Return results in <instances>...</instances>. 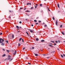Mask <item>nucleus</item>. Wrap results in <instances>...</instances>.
I'll return each mask as SVG.
<instances>
[{"instance_id":"obj_1","label":"nucleus","mask_w":65,"mask_h":65,"mask_svg":"<svg viewBox=\"0 0 65 65\" xmlns=\"http://www.w3.org/2000/svg\"><path fill=\"white\" fill-rule=\"evenodd\" d=\"M8 58H6L5 60V61H7V60H9V62H11L12 61V60H13V58L11 59V56L10 55H9L8 56Z\"/></svg>"},{"instance_id":"obj_2","label":"nucleus","mask_w":65,"mask_h":65,"mask_svg":"<svg viewBox=\"0 0 65 65\" xmlns=\"http://www.w3.org/2000/svg\"><path fill=\"white\" fill-rule=\"evenodd\" d=\"M4 39H1V38H0V43H3L4 41Z\"/></svg>"},{"instance_id":"obj_3","label":"nucleus","mask_w":65,"mask_h":65,"mask_svg":"<svg viewBox=\"0 0 65 65\" xmlns=\"http://www.w3.org/2000/svg\"><path fill=\"white\" fill-rule=\"evenodd\" d=\"M51 41V42H53V43H54V45H56V43H55V42H54V41Z\"/></svg>"},{"instance_id":"obj_4","label":"nucleus","mask_w":65,"mask_h":65,"mask_svg":"<svg viewBox=\"0 0 65 65\" xmlns=\"http://www.w3.org/2000/svg\"><path fill=\"white\" fill-rule=\"evenodd\" d=\"M17 54V51H16V50H15V52L14 53H13V55H15V54Z\"/></svg>"},{"instance_id":"obj_5","label":"nucleus","mask_w":65,"mask_h":65,"mask_svg":"<svg viewBox=\"0 0 65 65\" xmlns=\"http://www.w3.org/2000/svg\"><path fill=\"white\" fill-rule=\"evenodd\" d=\"M56 26H58V22L57 21H56Z\"/></svg>"},{"instance_id":"obj_6","label":"nucleus","mask_w":65,"mask_h":65,"mask_svg":"<svg viewBox=\"0 0 65 65\" xmlns=\"http://www.w3.org/2000/svg\"><path fill=\"white\" fill-rule=\"evenodd\" d=\"M6 56V54H5L2 56V57H5V56Z\"/></svg>"},{"instance_id":"obj_7","label":"nucleus","mask_w":65,"mask_h":65,"mask_svg":"<svg viewBox=\"0 0 65 65\" xmlns=\"http://www.w3.org/2000/svg\"><path fill=\"white\" fill-rule=\"evenodd\" d=\"M30 32H31V33H33V31H32L31 29H30Z\"/></svg>"},{"instance_id":"obj_8","label":"nucleus","mask_w":65,"mask_h":65,"mask_svg":"<svg viewBox=\"0 0 65 65\" xmlns=\"http://www.w3.org/2000/svg\"><path fill=\"white\" fill-rule=\"evenodd\" d=\"M1 45L2 46H4V43H2L1 44Z\"/></svg>"},{"instance_id":"obj_9","label":"nucleus","mask_w":65,"mask_h":65,"mask_svg":"<svg viewBox=\"0 0 65 65\" xmlns=\"http://www.w3.org/2000/svg\"><path fill=\"white\" fill-rule=\"evenodd\" d=\"M26 12H30V11L29 10H26Z\"/></svg>"},{"instance_id":"obj_10","label":"nucleus","mask_w":65,"mask_h":65,"mask_svg":"<svg viewBox=\"0 0 65 65\" xmlns=\"http://www.w3.org/2000/svg\"><path fill=\"white\" fill-rule=\"evenodd\" d=\"M36 40L37 41H38L39 40V39L38 38H36Z\"/></svg>"},{"instance_id":"obj_11","label":"nucleus","mask_w":65,"mask_h":65,"mask_svg":"<svg viewBox=\"0 0 65 65\" xmlns=\"http://www.w3.org/2000/svg\"><path fill=\"white\" fill-rule=\"evenodd\" d=\"M57 6L58 7L60 8L59 7V4H57Z\"/></svg>"},{"instance_id":"obj_12","label":"nucleus","mask_w":65,"mask_h":65,"mask_svg":"<svg viewBox=\"0 0 65 65\" xmlns=\"http://www.w3.org/2000/svg\"><path fill=\"white\" fill-rule=\"evenodd\" d=\"M41 42H44V40H41Z\"/></svg>"},{"instance_id":"obj_13","label":"nucleus","mask_w":65,"mask_h":65,"mask_svg":"<svg viewBox=\"0 0 65 65\" xmlns=\"http://www.w3.org/2000/svg\"><path fill=\"white\" fill-rule=\"evenodd\" d=\"M48 45L50 46H51V47H52V46H53L50 45Z\"/></svg>"},{"instance_id":"obj_14","label":"nucleus","mask_w":65,"mask_h":65,"mask_svg":"<svg viewBox=\"0 0 65 65\" xmlns=\"http://www.w3.org/2000/svg\"><path fill=\"white\" fill-rule=\"evenodd\" d=\"M62 34H63V35H64V34H64V32H61Z\"/></svg>"},{"instance_id":"obj_15","label":"nucleus","mask_w":65,"mask_h":65,"mask_svg":"<svg viewBox=\"0 0 65 65\" xmlns=\"http://www.w3.org/2000/svg\"><path fill=\"white\" fill-rule=\"evenodd\" d=\"M35 56H38V54H35Z\"/></svg>"},{"instance_id":"obj_16","label":"nucleus","mask_w":65,"mask_h":65,"mask_svg":"<svg viewBox=\"0 0 65 65\" xmlns=\"http://www.w3.org/2000/svg\"><path fill=\"white\" fill-rule=\"evenodd\" d=\"M12 38H14V35H12Z\"/></svg>"},{"instance_id":"obj_17","label":"nucleus","mask_w":65,"mask_h":65,"mask_svg":"<svg viewBox=\"0 0 65 65\" xmlns=\"http://www.w3.org/2000/svg\"><path fill=\"white\" fill-rule=\"evenodd\" d=\"M21 46V44H20V43H19L18 46Z\"/></svg>"},{"instance_id":"obj_18","label":"nucleus","mask_w":65,"mask_h":65,"mask_svg":"<svg viewBox=\"0 0 65 65\" xmlns=\"http://www.w3.org/2000/svg\"><path fill=\"white\" fill-rule=\"evenodd\" d=\"M40 6L42 7V4H40Z\"/></svg>"},{"instance_id":"obj_19","label":"nucleus","mask_w":65,"mask_h":65,"mask_svg":"<svg viewBox=\"0 0 65 65\" xmlns=\"http://www.w3.org/2000/svg\"><path fill=\"white\" fill-rule=\"evenodd\" d=\"M7 51L8 52V53H9V51L7 50Z\"/></svg>"},{"instance_id":"obj_20","label":"nucleus","mask_w":65,"mask_h":65,"mask_svg":"<svg viewBox=\"0 0 65 65\" xmlns=\"http://www.w3.org/2000/svg\"><path fill=\"white\" fill-rule=\"evenodd\" d=\"M22 39V38H21L20 39H19V41H21V40Z\"/></svg>"},{"instance_id":"obj_21","label":"nucleus","mask_w":65,"mask_h":65,"mask_svg":"<svg viewBox=\"0 0 65 65\" xmlns=\"http://www.w3.org/2000/svg\"><path fill=\"white\" fill-rule=\"evenodd\" d=\"M61 57H62V58H63V55H62V54L61 55Z\"/></svg>"},{"instance_id":"obj_22","label":"nucleus","mask_w":65,"mask_h":65,"mask_svg":"<svg viewBox=\"0 0 65 65\" xmlns=\"http://www.w3.org/2000/svg\"><path fill=\"white\" fill-rule=\"evenodd\" d=\"M34 21L35 22H37V21L36 20H34Z\"/></svg>"},{"instance_id":"obj_23","label":"nucleus","mask_w":65,"mask_h":65,"mask_svg":"<svg viewBox=\"0 0 65 65\" xmlns=\"http://www.w3.org/2000/svg\"><path fill=\"white\" fill-rule=\"evenodd\" d=\"M26 33L27 34V35H28V36H29V34L27 32H26Z\"/></svg>"},{"instance_id":"obj_24","label":"nucleus","mask_w":65,"mask_h":65,"mask_svg":"<svg viewBox=\"0 0 65 65\" xmlns=\"http://www.w3.org/2000/svg\"><path fill=\"white\" fill-rule=\"evenodd\" d=\"M16 28H19V27L18 26H16Z\"/></svg>"},{"instance_id":"obj_25","label":"nucleus","mask_w":65,"mask_h":65,"mask_svg":"<svg viewBox=\"0 0 65 65\" xmlns=\"http://www.w3.org/2000/svg\"><path fill=\"white\" fill-rule=\"evenodd\" d=\"M53 20H55V18H54V17H53Z\"/></svg>"},{"instance_id":"obj_26","label":"nucleus","mask_w":65,"mask_h":65,"mask_svg":"<svg viewBox=\"0 0 65 65\" xmlns=\"http://www.w3.org/2000/svg\"><path fill=\"white\" fill-rule=\"evenodd\" d=\"M62 25H61L60 26V28H62Z\"/></svg>"},{"instance_id":"obj_27","label":"nucleus","mask_w":65,"mask_h":65,"mask_svg":"<svg viewBox=\"0 0 65 65\" xmlns=\"http://www.w3.org/2000/svg\"><path fill=\"white\" fill-rule=\"evenodd\" d=\"M38 22H39V23H40L41 22V21H38Z\"/></svg>"},{"instance_id":"obj_28","label":"nucleus","mask_w":65,"mask_h":65,"mask_svg":"<svg viewBox=\"0 0 65 65\" xmlns=\"http://www.w3.org/2000/svg\"><path fill=\"white\" fill-rule=\"evenodd\" d=\"M2 35V33L1 32V33H0V35Z\"/></svg>"},{"instance_id":"obj_29","label":"nucleus","mask_w":65,"mask_h":65,"mask_svg":"<svg viewBox=\"0 0 65 65\" xmlns=\"http://www.w3.org/2000/svg\"><path fill=\"white\" fill-rule=\"evenodd\" d=\"M26 59H27V60H28V57H26Z\"/></svg>"},{"instance_id":"obj_30","label":"nucleus","mask_w":65,"mask_h":65,"mask_svg":"<svg viewBox=\"0 0 65 65\" xmlns=\"http://www.w3.org/2000/svg\"><path fill=\"white\" fill-rule=\"evenodd\" d=\"M6 42H7L6 43H8V41H7L6 40Z\"/></svg>"},{"instance_id":"obj_31","label":"nucleus","mask_w":65,"mask_h":65,"mask_svg":"<svg viewBox=\"0 0 65 65\" xmlns=\"http://www.w3.org/2000/svg\"><path fill=\"white\" fill-rule=\"evenodd\" d=\"M19 23H20V24H21V23H22V22H21V21H20V22H19Z\"/></svg>"},{"instance_id":"obj_32","label":"nucleus","mask_w":65,"mask_h":65,"mask_svg":"<svg viewBox=\"0 0 65 65\" xmlns=\"http://www.w3.org/2000/svg\"><path fill=\"white\" fill-rule=\"evenodd\" d=\"M56 43H58V41H56Z\"/></svg>"},{"instance_id":"obj_33","label":"nucleus","mask_w":65,"mask_h":65,"mask_svg":"<svg viewBox=\"0 0 65 65\" xmlns=\"http://www.w3.org/2000/svg\"><path fill=\"white\" fill-rule=\"evenodd\" d=\"M31 9H33V8H33V7H32L31 8Z\"/></svg>"},{"instance_id":"obj_34","label":"nucleus","mask_w":65,"mask_h":65,"mask_svg":"<svg viewBox=\"0 0 65 65\" xmlns=\"http://www.w3.org/2000/svg\"><path fill=\"white\" fill-rule=\"evenodd\" d=\"M48 11H50V9H48V7H47Z\"/></svg>"},{"instance_id":"obj_35","label":"nucleus","mask_w":65,"mask_h":65,"mask_svg":"<svg viewBox=\"0 0 65 65\" xmlns=\"http://www.w3.org/2000/svg\"><path fill=\"white\" fill-rule=\"evenodd\" d=\"M63 56H64V57H65V54H63Z\"/></svg>"},{"instance_id":"obj_36","label":"nucleus","mask_w":65,"mask_h":65,"mask_svg":"<svg viewBox=\"0 0 65 65\" xmlns=\"http://www.w3.org/2000/svg\"><path fill=\"white\" fill-rule=\"evenodd\" d=\"M25 49V48L24 47L23 48V50H24Z\"/></svg>"},{"instance_id":"obj_37","label":"nucleus","mask_w":65,"mask_h":65,"mask_svg":"<svg viewBox=\"0 0 65 65\" xmlns=\"http://www.w3.org/2000/svg\"><path fill=\"white\" fill-rule=\"evenodd\" d=\"M44 26L45 27H46V25H45Z\"/></svg>"},{"instance_id":"obj_38","label":"nucleus","mask_w":65,"mask_h":65,"mask_svg":"<svg viewBox=\"0 0 65 65\" xmlns=\"http://www.w3.org/2000/svg\"><path fill=\"white\" fill-rule=\"evenodd\" d=\"M32 49H34V47H32Z\"/></svg>"},{"instance_id":"obj_39","label":"nucleus","mask_w":65,"mask_h":65,"mask_svg":"<svg viewBox=\"0 0 65 65\" xmlns=\"http://www.w3.org/2000/svg\"><path fill=\"white\" fill-rule=\"evenodd\" d=\"M9 11L10 12H11V11L10 10H9Z\"/></svg>"},{"instance_id":"obj_40","label":"nucleus","mask_w":65,"mask_h":65,"mask_svg":"<svg viewBox=\"0 0 65 65\" xmlns=\"http://www.w3.org/2000/svg\"><path fill=\"white\" fill-rule=\"evenodd\" d=\"M3 50L4 51H5V49H3Z\"/></svg>"},{"instance_id":"obj_41","label":"nucleus","mask_w":65,"mask_h":65,"mask_svg":"<svg viewBox=\"0 0 65 65\" xmlns=\"http://www.w3.org/2000/svg\"><path fill=\"white\" fill-rule=\"evenodd\" d=\"M39 18V17H38L37 18H36V19H38Z\"/></svg>"},{"instance_id":"obj_42","label":"nucleus","mask_w":65,"mask_h":65,"mask_svg":"<svg viewBox=\"0 0 65 65\" xmlns=\"http://www.w3.org/2000/svg\"><path fill=\"white\" fill-rule=\"evenodd\" d=\"M58 41L59 42V43H60V41L59 40Z\"/></svg>"},{"instance_id":"obj_43","label":"nucleus","mask_w":65,"mask_h":65,"mask_svg":"<svg viewBox=\"0 0 65 65\" xmlns=\"http://www.w3.org/2000/svg\"><path fill=\"white\" fill-rule=\"evenodd\" d=\"M28 64H29V65H30L31 64V63H29V62H28Z\"/></svg>"},{"instance_id":"obj_44","label":"nucleus","mask_w":65,"mask_h":65,"mask_svg":"<svg viewBox=\"0 0 65 65\" xmlns=\"http://www.w3.org/2000/svg\"><path fill=\"white\" fill-rule=\"evenodd\" d=\"M22 41L23 42H24V40H23V39H22Z\"/></svg>"},{"instance_id":"obj_45","label":"nucleus","mask_w":65,"mask_h":65,"mask_svg":"<svg viewBox=\"0 0 65 65\" xmlns=\"http://www.w3.org/2000/svg\"><path fill=\"white\" fill-rule=\"evenodd\" d=\"M37 6H35V8H37Z\"/></svg>"},{"instance_id":"obj_46","label":"nucleus","mask_w":65,"mask_h":65,"mask_svg":"<svg viewBox=\"0 0 65 65\" xmlns=\"http://www.w3.org/2000/svg\"><path fill=\"white\" fill-rule=\"evenodd\" d=\"M29 5H31V3H29Z\"/></svg>"},{"instance_id":"obj_47","label":"nucleus","mask_w":65,"mask_h":65,"mask_svg":"<svg viewBox=\"0 0 65 65\" xmlns=\"http://www.w3.org/2000/svg\"><path fill=\"white\" fill-rule=\"evenodd\" d=\"M37 24H38V23H36V25H37Z\"/></svg>"},{"instance_id":"obj_48","label":"nucleus","mask_w":65,"mask_h":65,"mask_svg":"<svg viewBox=\"0 0 65 65\" xmlns=\"http://www.w3.org/2000/svg\"><path fill=\"white\" fill-rule=\"evenodd\" d=\"M25 9H26V8H25L24 9V10H25Z\"/></svg>"},{"instance_id":"obj_49","label":"nucleus","mask_w":65,"mask_h":65,"mask_svg":"<svg viewBox=\"0 0 65 65\" xmlns=\"http://www.w3.org/2000/svg\"><path fill=\"white\" fill-rule=\"evenodd\" d=\"M31 26L32 27H33V24L31 25Z\"/></svg>"},{"instance_id":"obj_50","label":"nucleus","mask_w":65,"mask_h":65,"mask_svg":"<svg viewBox=\"0 0 65 65\" xmlns=\"http://www.w3.org/2000/svg\"><path fill=\"white\" fill-rule=\"evenodd\" d=\"M29 3H28L27 4V5H29Z\"/></svg>"},{"instance_id":"obj_51","label":"nucleus","mask_w":65,"mask_h":65,"mask_svg":"<svg viewBox=\"0 0 65 65\" xmlns=\"http://www.w3.org/2000/svg\"><path fill=\"white\" fill-rule=\"evenodd\" d=\"M57 50H58V51H60V50H59V48H58Z\"/></svg>"},{"instance_id":"obj_52","label":"nucleus","mask_w":65,"mask_h":65,"mask_svg":"<svg viewBox=\"0 0 65 65\" xmlns=\"http://www.w3.org/2000/svg\"><path fill=\"white\" fill-rule=\"evenodd\" d=\"M22 9V7H21V8H20V9Z\"/></svg>"},{"instance_id":"obj_53","label":"nucleus","mask_w":65,"mask_h":65,"mask_svg":"<svg viewBox=\"0 0 65 65\" xmlns=\"http://www.w3.org/2000/svg\"><path fill=\"white\" fill-rule=\"evenodd\" d=\"M60 12V11H59L58 12Z\"/></svg>"},{"instance_id":"obj_54","label":"nucleus","mask_w":65,"mask_h":65,"mask_svg":"<svg viewBox=\"0 0 65 65\" xmlns=\"http://www.w3.org/2000/svg\"><path fill=\"white\" fill-rule=\"evenodd\" d=\"M37 5H38L37 4H36V6H37Z\"/></svg>"},{"instance_id":"obj_55","label":"nucleus","mask_w":65,"mask_h":65,"mask_svg":"<svg viewBox=\"0 0 65 65\" xmlns=\"http://www.w3.org/2000/svg\"><path fill=\"white\" fill-rule=\"evenodd\" d=\"M20 28H22V27H20Z\"/></svg>"},{"instance_id":"obj_56","label":"nucleus","mask_w":65,"mask_h":65,"mask_svg":"<svg viewBox=\"0 0 65 65\" xmlns=\"http://www.w3.org/2000/svg\"><path fill=\"white\" fill-rule=\"evenodd\" d=\"M43 55H44V56H45V55H45V54H43Z\"/></svg>"},{"instance_id":"obj_57","label":"nucleus","mask_w":65,"mask_h":65,"mask_svg":"<svg viewBox=\"0 0 65 65\" xmlns=\"http://www.w3.org/2000/svg\"><path fill=\"white\" fill-rule=\"evenodd\" d=\"M25 20L27 21V19H25Z\"/></svg>"},{"instance_id":"obj_58","label":"nucleus","mask_w":65,"mask_h":65,"mask_svg":"<svg viewBox=\"0 0 65 65\" xmlns=\"http://www.w3.org/2000/svg\"><path fill=\"white\" fill-rule=\"evenodd\" d=\"M50 44H52V43Z\"/></svg>"},{"instance_id":"obj_59","label":"nucleus","mask_w":65,"mask_h":65,"mask_svg":"<svg viewBox=\"0 0 65 65\" xmlns=\"http://www.w3.org/2000/svg\"><path fill=\"white\" fill-rule=\"evenodd\" d=\"M20 32V31H18V32Z\"/></svg>"},{"instance_id":"obj_60","label":"nucleus","mask_w":65,"mask_h":65,"mask_svg":"<svg viewBox=\"0 0 65 65\" xmlns=\"http://www.w3.org/2000/svg\"><path fill=\"white\" fill-rule=\"evenodd\" d=\"M9 18H11V17H9Z\"/></svg>"},{"instance_id":"obj_61","label":"nucleus","mask_w":65,"mask_h":65,"mask_svg":"<svg viewBox=\"0 0 65 65\" xmlns=\"http://www.w3.org/2000/svg\"><path fill=\"white\" fill-rule=\"evenodd\" d=\"M47 58H49V57H47Z\"/></svg>"},{"instance_id":"obj_62","label":"nucleus","mask_w":65,"mask_h":65,"mask_svg":"<svg viewBox=\"0 0 65 65\" xmlns=\"http://www.w3.org/2000/svg\"><path fill=\"white\" fill-rule=\"evenodd\" d=\"M41 51H42V50H41Z\"/></svg>"},{"instance_id":"obj_63","label":"nucleus","mask_w":65,"mask_h":65,"mask_svg":"<svg viewBox=\"0 0 65 65\" xmlns=\"http://www.w3.org/2000/svg\"><path fill=\"white\" fill-rule=\"evenodd\" d=\"M48 50H50V48H48Z\"/></svg>"},{"instance_id":"obj_64","label":"nucleus","mask_w":65,"mask_h":65,"mask_svg":"<svg viewBox=\"0 0 65 65\" xmlns=\"http://www.w3.org/2000/svg\"><path fill=\"white\" fill-rule=\"evenodd\" d=\"M7 32H8V31H7Z\"/></svg>"}]
</instances>
